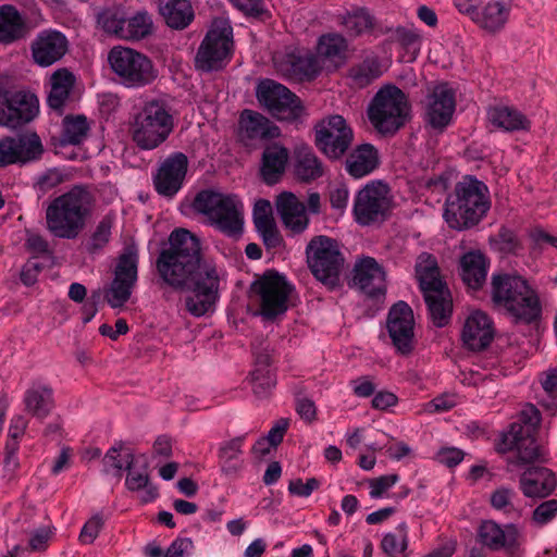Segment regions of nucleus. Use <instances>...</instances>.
Wrapping results in <instances>:
<instances>
[{"instance_id": "338daca9", "label": "nucleus", "mask_w": 557, "mask_h": 557, "mask_svg": "<svg viewBox=\"0 0 557 557\" xmlns=\"http://www.w3.org/2000/svg\"><path fill=\"white\" fill-rule=\"evenodd\" d=\"M257 231L262 237L263 244L267 248L275 249L282 245L283 238L275 225V222L264 226H259L257 227Z\"/></svg>"}, {"instance_id": "423d86ee", "label": "nucleus", "mask_w": 557, "mask_h": 557, "mask_svg": "<svg viewBox=\"0 0 557 557\" xmlns=\"http://www.w3.org/2000/svg\"><path fill=\"white\" fill-rule=\"evenodd\" d=\"M193 207L223 234L231 237L242 235L244 207L237 196L205 189L196 195Z\"/></svg>"}, {"instance_id": "5fc2aeb1", "label": "nucleus", "mask_w": 557, "mask_h": 557, "mask_svg": "<svg viewBox=\"0 0 557 557\" xmlns=\"http://www.w3.org/2000/svg\"><path fill=\"white\" fill-rule=\"evenodd\" d=\"M129 451L128 449L123 448V444L119 443L112 446L104 455L102 459L103 463V472L109 473L111 469L115 470L114 475L119 479L123 475V470H125V459L124 455Z\"/></svg>"}, {"instance_id": "3c124183", "label": "nucleus", "mask_w": 557, "mask_h": 557, "mask_svg": "<svg viewBox=\"0 0 557 557\" xmlns=\"http://www.w3.org/2000/svg\"><path fill=\"white\" fill-rule=\"evenodd\" d=\"M374 24L373 16L366 9H357L342 17V25L349 36H359L371 29Z\"/></svg>"}, {"instance_id": "aec40b11", "label": "nucleus", "mask_w": 557, "mask_h": 557, "mask_svg": "<svg viewBox=\"0 0 557 557\" xmlns=\"http://www.w3.org/2000/svg\"><path fill=\"white\" fill-rule=\"evenodd\" d=\"M387 331L397 352L409 355L413 349L414 319L411 307L405 301L392 306L387 315Z\"/></svg>"}, {"instance_id": "6ab92c4d", "label": "nucleus", "mask_w": 557, "mask_h": 557, "mask_svg": "<svg viewBox=\"0 0 557 557\" xmlns=\"http://www.w3.org/2000/svg\"><path fill=\"white\" fill-rule=\"evenodd\" d=\"M42 152L44 147L36 133L5 137L0 140V168L38 160Z\"/></svg>"}, {"instance_id": "a211bd4d", "label": "nucleus", "mask_w": 557, "mask_h": 557, "mask_svg": "<svg viewBox=\"0 0 557 557\" xmlns=\"http://www.w3.org/2000/svg\"><path fill=\"white\" fill-rule=\"evenodd\" d=\"M189 161L185 153L173 152L160 164L153 175V186L157 193L166 198H173L183 187Z\"/></svg>"}, {"instance_id": "0e129e2a", "label": "nucleus", "mask_w": 557, "mask_h": 557, "mask_svg": "<svg viewBox=\"0 0 557 557\" xmlns=\"http://www.w3.org/2000/svg\"><path fill=\"white\" fill-rule=\"evenodd\" d=\"M25 247L35 257L50 252L48 242L40 234L30 231L26 232Z\"/></svg>"}, {"instance_id": "b1692460", "label": "nucleus", "mask_w": 557, "mask_h": 557, "mask_svg": "<svg viewBox=\"0 0 557 557\" xmlns=\"http://www.w3.org/2000/svg\"><path fill=\"white\" fill-rule=\"evenodd\" d=\"M456 108L455 92L447 84L436 86L429 96L426 117L433 128L443 129L451 121Z\"/></svg>"}, {"instance_id": "cd10ccee", "label": "nucleus", "mask_w": 557, "mask_h": 557, "mask_svg": "<svg viewBox=\"0 0 557 557\" xmlns=\"http://www.w3.org/2000/svg\"><path fill=\"white\" fill-rule=\"evenodd\" d=\"M494 337L492 321L482 311L470 314L463 325L462 341L465 345L474 351L485 349Z\"/></svg>"}, {"instance_id": "9d476101", "label": "nucleus", "mask_w": 557, "mask_h": 557, "mask_svg": "<svg viewBox=\"0 0 557 557\" xmlns=\"http://www.w3.org/2000/svg\"><path fill=\"white\" fill-rule=\"evenodd\" d=\"M112 72L126 88H143L158 77V70L146 54L125 47H114L108 54Z\"/></svg>"}, {"instance_id": "6e6d98bb", "label": "nucleus", "mask_w": 557, "mask_h": 557, "mask_svg": "<svg viewBox=\"0 0 557 557\" xmlns=\"http://www.w3.org/2000/svg\"><path fill=\"white\" fill-rule=\"evenodd\" d=\"M392 40L414 55L420 51L421 35L413 28L397 27L392 35Z\"/></svg>"}, {"instance_id": "dca6fc26", "label": "nucleus", "mask_w": 557, "mask_h": 557, "mask_svg": "<svg viewBox=\"0 0 557 557\" xmlns=\"http://www.w3.org/2000/svg\"><path fill=\"white\" fill-rule=\"evenodd\" d=\"M138 250L134 245L126 246L117 258L114 277L103 296L112 308L123 307L131 298L137 282Z\"/></svg>"}, {"instance_id": "412c9836", "label": "nucleus", "mask_w": 557, "mask_h": 557, "mask_svg": "<svg viewBox=\"0 0 557 557\" xmlns=\"http://www.w3.org/2000/svg\"><path fill=\"white\" fill-rule=\"evenodd\" d=\"M67 50L69 41L66 37L54 29L39 32L30 42L33 61L41 67L50 66L60 61Z\"/></svg>"}, {"instance_id": "37998d69", "label": "nucleus", "mask_w": 557, "mask_h": 557, "mask_svg": "<svg viewBox=\"0 0 557 557\" xmlns=\"http://www.w3.org/2000/svg\"><path fill=\"white\" fill-rule=\"evenodd\" d=\"M428 307L429 315L436 327H443L450 321L453 313V298L450 290L441 292L423 297Z\"/></svg>"}, {"instance_id": "8fccbe9b", "label": "nucleus", "mask_w": 557, "mask_h": 557, "mask_svg": "<svg viewBox=\"0 0 557 557\" xmlns=\"http://www.w3.org/2000/svg\"><path fill=\"white\" fill-rule=\"evenodd\" d=\"M408 545V525L406 522L399 523L394 531L385 533L380 543L381 549L387 557L405 555Z\"/></svg>"}, {"instance_id": "de8ad7c7", "label": "nucleus", "mask_w": 557, "mask_h": 557, "mask_svg": "<svg viewBox=\"0 0 557 557\" xmlns=\"http://www.w3.org/2000/svg\"><path fill=\"white\" fill-rule=\"evenodd\" d=\"M89 128L85 115H66L62 122L61 143L63 145H79L87 138Z\"/></svg>"}, {"instance_id": "69168bd1", "label": "nucleus", "mask_w": 557, "mask_h": 557, "mask_svg": "<svg viewBox=\"0 0 557 557\" xmlns=\"http://www.w3.org/2000/svg\"><path fill=\"white\" fill-rule=\"evenodd\" d=\"M399 476L397 474L382 475L376 479H372L370 484V496L371 498H380L383 494L389 490L394 484L397 483Z\"/></svg>"}, {"instance_id": "393cba45", "label": "nucleus", "mask_w": 557, "mask_h": 557, "mask_svg": "<svg viewBox=\"0 0 557 557\" xmlns=\"http://www.w3.org/2000/svg\"><path fill=\"white\" fill-rule=\"evenodd\" d=\"M276 211L284 226L294 235L304 233L309 225L306 206L295 194L284 191L276 198Z\"/></svg>"}, {"instance_id": "c03bdc74", "label": "nucleus", "mask_w": 557, "mask_h": 557, "mask_svg": "<svg viewBox=\"0 0 557 557\" xmlns=\"http://www.w3.org/2000/svg\"><path fill=\"white\" fill-rule=\"evenodd\" d=\"M245 436L234 437L223 443L219 450V459L222 472L227 476H235L243 468L240 459L242 446Z\"/></svg>"}, {"instance_id": "bf43d9fd", "label": "nucleus", "mask_w": 557, "mask_h": 557, "mask_svg": "<svg viewBox=\"0 0 557 557\" xmlns=\"http://www.w3.org/2000/svg\"><path fill=\"white\" fill-rule=\"evenodd\" d=\"M64 182L63 173L58 169H49L38 176L34 187L39 196L47 194Z\"/></svg>"}, {"instance_id": "680f3d73", "label": "nucleus", "mask_w": 557, "mask_h": 557, "mask_svg": "<svg viewBox=\"0 0 557 557\" xmlns=\"http://www.w3.org/2000/svg\"><path fill=\"white\" fill-rule=\"evenodd\" d=\"M253 223L256 228L274 223L272 207L269 200L259 199L253 207Z\"/></svg>"}, {"instance_id": "20e7f679", "label": "nucleus", "mask_w": 557, "mask_h": 557, "mask_svg": "<svg viewBox=\"0 0 557 557\" xmlns=\"http://www.w3.org/2000/svg\"><path fill=\"white\" fill-rule=\"evenodd\" d=\"M492 298L518 321L532 323L541 317L540 297L520 275H493Z\"/></svg>"}, {"instance_id": "39448f33", "label": "nucleus", "mask_w": 557, "mask_h": 557, "mask_svg": "<svg viewBox=\"0 0 557 557\" xmlns=\"http://www.w3.org/2000/svg\"><path fill=\"white\" fill-rule=\"evenodd\" d=\"M174 129L170 108L160 100H150L133 115L129 123L132 140L141 150H153L166 141Z\"/></svg>"}, {"instance_id": "4d7b16f0", "label": "nucleus", "mask_w": 557, "mask_h": 557, "mask_svg": "<svg viewBox=\"0 0 557 557\" xmlns=\"http://www.w3.org/2000/svg\"><path fill=\"white\" fill-rule=\"evenodd\" d=\"M296 411L302 420L312 423L317 419V407L314 401L306 397V391L302 386H296Z\"/></svg>"}, {"instance_id": "c756f323", "label": "nucleus", "mask_w": 557, "mask_h": 557, "mask_svg": "<svg viewBox=\"0 0 557 557\" xmlns=\"http://www.w3.org/2000/svg\"><path fill=\"white\" fill-rule=\"evenodd\" d=\"M289 159L288 149L278 144L268 145L262 152L259 174L269 186L277 184L285 173Z\"/></svg>"}, {"instance_id": "5701e85b", "label": "nucleus", "mask_w": 557, "mask_h": 557, "mask_svg": "<svg viewBox=\"0 0 557 557\" xmlns=\"http://www.w3.org/2000/svg\"><path fill=\"white\" fill-rule=\"evenodd\" d=\"M385 272L372 257L359 259L352 270V285L371 298L385 293Z\"/></svg>"}, {"instance_id": "0eeeda50", "label": "nucleus", "mask_w": 557, "mask_h": 557, "mask_svg": "<svg viewBox=\"0 0 557 557\" xmlns=\"http://www.w3.org/2000/svg\"><path fill=\"white\" fill-rule=\"evenodd\" d=\"M409 110L405 92L395 85H386L371 100L368 117L379 133L394 135L405 125Z\"/></svg>"}, {"instance_id": "a18cd8bd", "label": "nucleus", "mask_w": 557, "mask_h": 557, "mask_svg": "<svg viewBox=\"0 0 557 557\" xmlns=\"http://www.w3.org/2000/svg\"><path fill=\"white\" fill-rule=\"evenodd\" d=\"M123 26L120 28L122 40L138 41L151 35L153 22L146 11L137 12L134 16L126 18L124 16Z\"/></svg>"}, {"instance_id": "f257e3e1", "label": "nucleus", "mask_w": 557, "mask_h": 557, "mask_svg": "<svg viewBox=\"0 0 557 557\" xmlns=\"http://www.w3.org/2000/svg\"><path fill=\"white\" fill-rule=\"evenodd\" d=\"M161 282L177 292H190L186 310L194 317L209 312L219 298L220 275L215 264L202 258L199 238L185 228L174 230L156 260Z\"/></svg>"}, {"instance_id": "ddd939ff", "label": "nucleus", "mask_w": 557, "mask_h": 557, "mask_svg": "<svg viewBox=\"0 0 557 557\" xmlns=\"http://www.w3.org/2000/svg\"><path fill=\"white\" fill-rule=\"evenodd\" d=\"M256 96L259 103L280 121L295 122L305 113L299 97L273 79L261 81L257 86Z\"/></svg>"}, {"instance_id": "e433bc0d", "label": "nucleus", "mask_w": 557, "mask_h": 557, "mask_svg": "<svg viewBox=\"0 0 557 557\" xmlns=\"http://www.w3.org/2000/svg\"><path fill=\"white\" fill-rule=\"evenodd\" d=\"M159 11L166 25L174 29L186 28L195 16L188 0H160Z\"/></svg>"}, {"instance_id": "f03ea898", "label": "nucleus", "mask_w": 557, "mask_h": 557, "mask_svg": "<svg viewBox=\"0 0 557 557\" xmlns=\"http://www.w3.org/2000/svg\"><path fill=\"white\" fill-rule=\"evenodd\" d=\"M95 205V196L87 186H73L47 207V230L57 238L75 239L86 227Z\"/></svg>"}, {"instance_id": "a878e982", "label": "nucleus", "mask_w": 557, "mask_h": 557, "mask_svg": "<svg viewBox=\"0 0 557 557\" xmlns=\"http://www.w3.org/2000/svg\"><path fill=\"white\" fill-rule=\"evenodd\" d=\"M239 140L248 146L255 140H267L280 135V129L268 117L252 110H244L239 117Z\"/></svg>"}, {"instance_id": "774afa93", "label": "nucleus", "mask_w": 557, "mask_h": 557, "mask_svg": "<svg viewBox=\"0 0 557 557\" xmlns=\"http://www.w3.org/2000/svg\"><path fill=\"white\" fill-rule=\"evenodd\" d=\"M194 543L189 537H177L166 549L163 557H186L191 554Z\"/></svg>"}, {"instance_id": "58836bf2", "label": "nucleus", "mask_w": 557, "mask_h": 557, "mask_svg": "<svg viewBox=\"0 0 557 557\" xmlns=\"http://www.w3.org/2000/svg\"><path fill=\"white\" fill-rule=\"evenodd\" d=\"M26 411L38 419H45L54 407L53 391L41 384H34L24 396Z\"/></svg>"}, {"instance_id": "052dcab7", "label": "nucleus", "mask_w": 557, "mask_h": 557, "mask_svg": "<svg viewBox=\"0 0 557 557\" xmlns=\"http://www.w3.org/2000/svg\"><path fill=\"white\" fill-rule=\"evenodd\" d=\"M557 516V499H548L541 503L532 513V519L540 525L547 524Z\"/></svg>"}, {"instance_id": "2eb2a0df", "label": "nucleus", "mask_w": 557, "mask_h": 557, "mask_svg": "<svg viewBox=\"0 0 557 557\" xmlns=\"http://www.w3.org/2000/svg\"><path fill=\"white\" fill-rule=\"evenodd\" d=\"M354 140V132L342 115H331L314 126V144L330 160H342Z\"/></svg>"}, {"instance_id": "6e6552de", "label": "nucleus", "mask_w": 557, "mask_h": 557, "mask_svg": "<svg viewBox=\"0 0 557 557\" xmlns=\"http://www.w3.org/2000/svg\"><path fill=\"white\" fill-rule=\"evenodd\" d=\"M496 450L506 455L507 472L547 461L546 451L537 445L531 428H524L521 423H511L509 431L496 443Z\"/></svg>"}, {"instance_id": "79ce46f5", "label": "nucleus", "mask_w": 557, "mask_h": 557, "mask_svg": "<svg viewBox=\"0 0 557 557\" xmlns=\"http://www.w3.org/2000/svg\"><path fill=\"white\" fill-rule=\"evenodd\" d=\"M488 121L506 132H515L528 129L530 126L529 120L520 111L512 107L495 106L487 111Z\"/></svg>"}, {"instance_id": "7c9ffc66", "label": "nucleus", "mask_w": 557, "mask_h": 557, "mask_svg": "<svg viewBox=\"0 0 557 557\" xmlns=\"http://www.w3.org/2000/svg\"><path fill=\"white\" fill-rule=\"evenodd\" d=\"M416 276L423 297L448 290L447 284L440 275L436 259L429 253H421L416 263Z\"/></svg>"}, {"instance_id": "a19ab883", "label": "nucleus", "mask_w": 557, "mask_h": 557, "mask_svg": "<svg viewBox=\"0 0 557 557\" xmlns=\"http://www.w3.org/2000/svg\"><path fill=\"white\" fill-rule=\"evenodd\" d=\"M383 73L384 69L380 58L375 54H369L350 66L348 77L355 87L364 88L380 78Z\"/></svg>"}, {"instance_id": "f704fd0d", "label": "nucleus", "mask_w": 557, "mask_h": 557, "mask_svg": "<svg viewBox=\"0 0 557 557\" xmlns=\"http://www.w3.org/2000/svg\"><path fill=\"white\" fill-rule=\"evenodd\" d=\"M320 70L318 57L311 53H289L281 65L282 73L295 81H311L319 75Z\"/></svg>"}, {"instance_id": "4be33fe9", "label": "nucleus", "mask_w": 557, "mask_h": 557, "mask_svg": "<svg viewBox=\"0 0 557 557\" xmlns=\"http://www.w3.org/2000/svg\"><path fill=\"white\" fill-rule=\"evenodd\" d=\"M520 531L512 524L502 528L493 520H484L478 528V541L491 550L504 549L508 555H515L520 546Z\"/></svg>"}, {"instance_id": "09e8293b", "label": "nucleus", "mask_w": 557, "mask_h": 557, "mask_svg": "<svg viewBox=\"0 0 557 557\" xmlns=\"http://www.w3.org/2000/svg\"><path fill=\"white\" fill-rule=\"evenodd\" d=\"M114 216L106 214L96 225L89 237L85 240L84 247L90 255L100 253L109 244L112 235Z\"/></svg>"}, {"instance_id": "473e14b6", "label": "nucleus", "mask_w": 557, "mask_h": 557, "mask_svg": "<svg viewBox=\"0 0 557 557\" xmlns=\"http://www.w3.org/2000/svg\"><path fill=\"white\" fill-rule=\"evenodd\" d=\"M379 164V152L371 144L357 146L345 159V170L354 178L371 174Z\"/></svg>"}, {"instance_id": "4c0bfd02", "label": "nucleus", "mask_w": 557, "mask_h": 557, "mask_svg": "<svg viewBox=\"0 0 557 557\" xmlns=\"http://www.w3.org/2000/svg\"><path fill=\"white\" fill-rule=\"evenodd\" d=\"M461 278L472 289L482 287L486 280L487 263L485 257L479 251H470L460 260Z\"/></svg>"}, {"instance_id": "c85d7f7f", "label": "nucleus", "mask_w": 557, "mask_h": 557, "mask_svg": "<svg viewBox=\"0 0 557 557\" xmlns=\"http://www.w3.org/2000/svg\"><path fill=\"white\" fill-rule=\"evenodd\" d=\"M30 32L32 27L15 5H0V45L9 46L23 40Z\"/></svg>"}, {"instance_id": "49530a36", "label": "nucleus", "mask_w": 557, "mask_h": 557, "mask_svg": "<svg viewBox=\"0 0 557 557\" xmlns=\"http://www.w3.org/2000/svg\"><path fill=\"white\" fill-rule=\"evenodd\" d=\"M347 41L339 34H326L319 38L317 45V57L338 65L345 60Z\"/></svg>"}, {"instance_id": "4468645a", "label": "nucleus", "mask_w": 557, "mask_h": 557, "mask_svg": "<svg viewBox=\"0 0 557 557\" xmlns=\"http://www.w3.org/2000/svg\"><path fill=\"white\" fill-rule=\"evenodd\" d=\"M389 193V187L379 181L363 186L354 200L352 213L356 222L362 226L384 222L392 209Z\"/></svg>"}, {"instance_id": "1a4fd4ad", "label": "nucleus", "mask_w": 557, "mask_h": 557, "mask_svg": "<svg viewBox=\"0 0 557 557\" xmlns=\"http://www.w3.org/2000/svg\"><path fill=\"white\" fill-rule=\"evenodd\" d=\"M306 261L322 284L332 289L339 285L345 257L337 240L325 235L313 236L306 247Z\"/></svg>"}, {"instance_id": "bb28decb", "label": "nucleus", "mask_w": 557, "mask_h": 557, "mask_svg": "<svg viewBox=\"0 0 557 557\" xmlns=\"http://www.w3.org/2000/svg\"><path fill=\"white\" fill-rule=\"evenodd\" d=\"M519 486L528 498H545L557 487L555 473L545 467H528L520 476Z\"/></svg>"}, {"instance_id": "72a5a7b5", "label": "nucleus", "mask_w": 557, "mask_h": 557, "mask_svg": "<svg viewBox=\"0 0 557 557\" xmlns=\"http://www.w3.org/2000/svg\"><path fill=\"white\" fill-rule=\"evenodd\" d=\"M511 9V0L491 1L481 10H475L472 21L488 33H496L504 28Z\"/></svg>"}, {"instance_id": "f3484780", "label": "nucleus", "mask_w": 557, "mask_h": 557, "mask_svg": "<svg viewBox=\"0 0 557 557\" xmlns=\"http://www.w3.org/2000/svg\"><path fill=\"white\" fill-rule=\"evenodd\" d=\"M37 97L27 91L0 92V125L16 128L30 122L38 113Z\"/></svg>"}, {"instance_id": "864d4df0", "label": "nucleus", "mask_w": 557, "mask_h": 557, "mask_svg": "<svg viewBox=\"0 0 557 557\" xmlns=\"http://www.w3.org/2000/svg\"><path fill=\"white\" fill-rule=\"evenodd\" d=\"M124 12L116 8L107 9L97 13L98 25L110 35L120 37V28H122Z\"/></svg>"}, {"instance_id": "603ef678", "label": "nucleus", "mask_w": 557, "mask_h": 557, "mask_svg": "<svg viewBox=\"0 0 557 557\" xmlns=\"http://www.w3.org/2000/svg\"><path fill=\"white\" fill-rule=\"evenodd\" d=\"M252 392L259 399L268 398L276 385V376L272 370L255 369L249 376Z\"/></svg>"}, {"instance_id": "ea45409f", "label": "nucleus", "mask_w": 557, "mask_h": 557, "mask_svg": "<svg viewBox=\"0 0 557 557\" xmlns=\"http://www.w3.org/2000/svg\"><path fill=\"white\" fill-rule=\"evenodd\" d=\"M294 173L299 181L308 183L323 176L324 166L311 148L301 147L295 152Z\"/></svg>"}, {"instance_id": "2f4dec72", "label": "nucleus", "mask_w": 557, "mask_h": 557, "mask_svg": "<svg viewBox=\"0 0 557 557\" xmlns=\"http://www.w3.org/2000/svg\"><path fill=\"white\" fill-rule=\"evenodd\" d=\"M126 462L125 470L127 471L125 486L131 492L145 491L141 500L149 503L156 499L159 495L157 486L151 484L149 467L147 462H144L141 468H135V456L132 451H127L124 455Z\"/></svg>"}, {"instance_id": "9b49d317", "label": "nucleus", "mask_w": 557, "mask_h": 557, "mask_svg": "<svg viewBox=\"0 0 557 557\" xmlns=\"http://www.w3.org/2000/svg\"><path fill=\"white\" fill-rule=\"evenodd\" d=\"M293 290L285 276L274 271H267L251 284V293L260 308V314L273 320L288 309V297Z\"/></svg>"}, {"instance_id": "e2e57ef3", "label": "nucleus", "mask_w": 557, "mask_h": 557, "mask_svg": "<svg viewBox=\"0 0 557 557\" xmlns=\"http://www.w3.org/2000/svg\"><path fill=\"white\" fill-rule=\"evenodd\" d=\"M103 527V519L100 515L92 516L83 527L79 540L82 543L91 544Z\"/></svg>"}, {"instance_id": "c9c22d12", "label": "nucleus", "mask_w": 557, "mask_h": 557, "mask_svg": "<svg viewBox=\"0 0 557 557\" xmlns=\"http://www.w3.org/2000/svg\"><path fill=\"white\" fill-rule=\"evenodd\" d=\"M75 84V76L67 69H59L50 76V91L47 98L48 106L62 111L65 102L69 100L71 91Z\"/></svg>"}, {"instance_id": "f8f14e48", "label": "nucleus", "mask_w": 557, "mask_h": 557, "mask_svg": "<svg viewBox=\"0 0 557 557\" xmlns=\"http://www.w3.org/2000/svg\"><path fill=\"white\" fill-rule=\"evenodd\" d=\"M233 29L227 24L215 25L207 33L200 44L195 66L202 72L224 69L232 58Z\"/></svg>"}, {"instance_id": "13d9d810", "label": "nucleus", "mask_w": 557, "mask_h": 557, "mask_svg": "<svg viewBox=\"0 0 557 557\" xmlns=\"http://www.w3.org/2000/svg\"><path fill=\"white\" fill-rule=\"evenodd\" d=\"M516 492L512 488L502 486L491 494V505L496 510H503L506 513L515 511L512 503Z\"/></svg>"}, {"instance_id": "7ed1b4c3", "label": "nucleus", "mask_w": 557, "mask_h": 557, "mask_svg": "<svg viewBox=\"0 0 557 557\" xmlns=\"http://www.w3.org/2000/svg\"><path fill=\"white\" fill-rule=\"evenodd\" d=\"M490 208L486 184L475 176L466 175L446 197L444 219L450 228L465 231L478 225Z\"/></svg>"}]
</instances>
